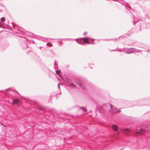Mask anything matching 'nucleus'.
I'll return each instance as SVG.
<instances>
[{
  "mask_svg": "<svg viewBox=\"0 0 150 150\" xmlns=\"http://www.w3.org/2000/svg\"><path fill=\"white\" fill-rule=\"evenodd\" d=\"M80 39H83V42L81 40L78 41V39H75V40L79 44H80L82 45H84V43H86L88 44H91V42H89L88 40L91 39L90 38L88 37H85L82 38H80Z\"/></svg>",
  "mask_w": 150,
  "mask_h": 150,
  "instance_id": "nucleus-1",
  "label": "nucleus"
},
{
  "mask_svg": "<svg viewBox=\"0 0 150 150\" xmlns=\"http://www.w3.org/2000/svg\"><path fill=\"white\" fill-rule=\"evenodd\" d=\"M76 83L78 86L82 88H85V84L83 81L81 80H78L76 81Z\"/></svg>",
  "mask_w": 150,
  "mask_h": 150,
  "instance_id": "nucleus-2",
  "label": "nucleus"
},
{
  "mask_svg": "<svg viewBox=\"0 0 150 150\" xmlns=\"http://www.w3.org/2000/svg\"><path fill=\"white\" fill-rule=\"evenodd\" d=\"M122 130L123 133H124L126 135H131L132 132L131 130L128 129H123Z\"/></svg>",
  "mask_w": 150,
  "mask_h": 150,
  "instance_id": "nucleus-3",
  "label": "nucleus"
},
{
  "mask_svg": "<svg viewBox=\"0 0 150 150\" xmlns=\"http://www.w3.org/2000/svg\"><path fill=\"white\" fill-rule=\"evenodd\" d=\"M111 109L110 110V112L112 113H115L117 112H120L121 111L120 109H118L116 108H112L111 106H110Z\"/></svg>",
  "mask_w": 150,
  "mask_h": 150,
  "instance_id": "nucleus-4",
  "label": "nucleus"
},
{
  "mask_svg": "<svg viewBox=\"0 0 150 150\" xmlns=\"http://www.w3.org/2000/svg\"><path fill=\"white\" fill-rule=\"evenodd\" d=\"M147 25L145 23H141L140 25H139L140 28L139 30L137 31V32H138L139 31H140L141 28L143 29L149 28L148 26H147Z\"/></svg>",
  "mask_w": 150,
  "mask_h": 150,
  "instance_id": "nucleus-5",
  "label": "nucleus"
},
{
  "mask_svg": "<svg viewBox=\"0 0 150 150\" xmlns=\"http://www.w3.org/2000/svg\"><path fill=\"white\" fill-rule=\"evenodd\" d=\"M135 52L134 50H130L129 48H127L126 49V51L125 52L127 54H131Z\"/></svg>",
  "mask_w": 150,
  "mask_h": 150,
  "instance_id": "nucleus-6",
  "label": "nucleus"
},
{
  "mask_svg": "<svg viewBox=\"0 0 150 150\" xmlns=\"http://www.w3.org/2000/svg\"><path fill=\"white\" fill-rule=\"evenodd\" d=\"M144 130L140 128L139 129H138L136 131L137 133L140 134H143L144 132Z\"/></svg>",
  "mask_w": 150,
  "mask_h": 150,
  "instance_id": "nucleus-7",
  "label": "nucleus"
},
{
  "mask_svg": "<svg viewBox=\"0 0 150 150\" xmlns=\"http://www.w3.org/2000/svg\"><path fill=\"white\" fill-rule=\"evenodd\" d=\"M21 45L23 49L26 48L28 47L27 43L25 42H23L21 44Z\"/></svg>",
  "mask_w": 150,
  "mask_h": 150,
  "instance_id": "nucleus-8",
  "label": "nucleus"
},
{
  "mask_svg": "<svg viewBox=\"0 0 150 150\" xmlns=\"http://www.w3.org/2000/svg\"><path fill=\"white\" fill-rule=\"evenodd\" d=\"M112 127L114 131L117 132V133H118V128L116 125H112Z\"/></svg>",
  "mask_w": 150,
  "mask_h": 150,
  "instance_id": "nucleus-9",
  "label": "nucleus"
},
{
  "mask_svg": "<svg viewBox=\"0 0 150 150\" xmlns=\"http://www.w3.org/2000/svg\"><path fill=\"white\" fill-rule=\"evenodd\" d=\"M20 101L17 99H14L13 100V103L15 104L16 105H19L20 104Z\"/></svg>",
  "mask_w": 150,
  "mask_h": 150,
  "instance_id": "nucleus-10",
  "label": "nucleus"
},
{
  "mask_svg": "<svg viewBox=\"0 0 150 150\" xmlns=\"http://www.w3.org/2000/svg\"><path fill=\"white\" fill-rule=\"evenodd\" d=\"M5 146L0 142V150H4L5 148H6Z\"/></svg>",
  "mask_w": 150,
  "mask_h": 150,
  "instance_id": "nucleus-11",
  "label": "nucleus"
},
{
  "mask_svg": "<svg viewBox=\"0 0 150 150\" xmlns=\"http://www.w3.org/2000/svg\"><path fill=\"white\" fill-rule=\"evenodd\" d=\"M58 67L57 62L55 61L54 64V68H57Z\"/></svg>",
  "mask_w": 150,
  "mask_h": 150,
  "instance_id": "nucleus-12",
  "label": "nucleus"
},
{
  "mask_svg": "<svg viewBox=\"0 0 150 150\" xmlns=\"http://www.w3.org/2000/svg\"><path fill=\"white\" fill-rule=\"evenodd\" d=\"M81 109L84 112H86L87 109L85 107H81L79 108V109Z\"/></svg>",
  "mask_w": 150,
  "mask_h": 150,
  "instance_id": "nucleus-13",
  "label": "nucleus"
},
{
  "mask_svg": "<svg viewBox=\"0 0 150 150\" xmlns=\"http://www.w3.org/2000/svg\"><path fill=\"white\" fill-rule=\"evenodd\" d=\"M125 7L126 8V9H127V8H128L130 10H132V9L130 6L129 4L125 5Z\"/></svg>",
  "mask_w": 150,
  "mask_h": 150,
  "instance_id": "nucleus-14",
  "label": "nucleus"
},
{
  "mask_svg": "<svg viewBox=\"0 0 150 150\" xmlns=\"http://www.w3.org/2000/svg\"><path fill=\"white\" fill-rule=\"evenodd\" d=\"M5 20V18L3 17L1 18L0 21L2 22H4Z\"/></svg>",
  "mask_w": 150,
  "mask_h": 150,
  "instance_id": "nucleus-15",
  "label": "nucleus"
},
{
  "mask_svg": "<svg viewBox=\"0 0 150 150\" xmlns=\"http://www.w3.org/2000/svg\"><path fill=\"white\" fill-rule=\"evenodd\" d=\"M61 72V70H58L56 71V73L57 75H59V73H60Z\"/></svg>",
  "mask_w": 150,
  "mask_h": 150,
  "instance_id": "nucleus-16",
  "label": "nucleus"
},
{
  "mask_svg": "<svg viewBox=\"0 0 150 150\" xmlns=\"http://www.w3.org/2000/svg\"><path fill=\"white\" fill-rule=\"evenodd\" d=\"M113 40V39H102V40H103V41H110L111 40Z\"/></svg>",
  "mask_w": 150,
  "mask_h": 150,
  "instance_id": "nucleus-17",
  "label": "nucleus"
},
{
  "mask_svg": "<svg viewBox=\"0 0 150 150\" xmlns=\"http://www.w3.org/2000/svg\"><path fill=\"white\" fill-rule=\"evenodd\" d=\"M47 45H48L49 46H52V45L50 42H48L47 44Z\"/></svg>",
  "mask_w": 150,
  "mask_h": 150,
  "instance_id": "nucleus-18",
  "label": "nucleus"
},
{
  "mask_svg": "<svg viewBox=\"0 0 150 150\" xmlns=\"http://www.w3.org/2000/svg\"><path fill=\"white\" fill-rule=\"evenodd\" d=\"M129 49L130 50H134L135 51V49L134 48H133V47H131V48H129Z\"/></svg>",
  "mask_w": 150,
  "mask_h": 150,
  "instance_id": "nucleus-19",
  "label": "nucleus"
},
{
  "mask_svg": "<svg viewBox=\"0 0 150 150\" xmlns=\"http://www.w3.org/2000/svg\"><path fill=\"white\" fill-rule=\"evenodd\" d=\"M9 90L10 91H13V92L14 91L13 90V89H11L10 88H7L6 89V90Z\"/></svg>",
  "mask_w": 150,
  "mask_h": 150,
  "instance_id": "nucleus-20",
  "label": "nucleus"
},
{
  "mask_svg": "<svg viewBox=\"0 0 150 150\" xmlns=\"http://www.w3.org/2000/svg\"><path fill=\"white\" fill-rule=\"evenodd\" d=\"M125 38V37L124 36H120V37H119V38L118 39H122L123 38Z\"/></svg>",
  "mask_w": 150,
  "mask_h": 150,
  "instance_id": "nucleus-21",
  "label": "nucleus"
},
{
  "mask_svg": "<svg viewBox=\"0 0 150 150\" xmlns=\"http://www.w3.org/2000/svg\"><path fill=\"white\" fill-rule=\"evenodd\" d=\"M59 84H60V83H59L58 84V88L60 90V87H59Z\"/></svg>",
  "mask_w": 150,
  "mask_h": 150,
  "instance_id": "nucleus-22",
  "label": "nucleus"
},
{
  "mask_svg": "<svg viewBox=\"0 0 150 150\" xmlns=\"http://www.w3.org/2000/svg\"><path fill=\"white\" fill-rule=\"evenodd\" d=\"M145 51L147 52H150V50H145Z\"/></svg>",
  "mask_w": 150,
  "mask_h": 150,
  "instance_id": "nucleus-23",
  "label": "nucleus"
},
{
  "mask_svg": "<svg viewBox=\"0 0 150 150\" xmlns=\"http://www.w3.org/2000/svg\"><path fill=\"white\" fill-rule=\"evenodd\" d=\"M70 85H71V86H75L73 84V83H71V84H70Z\"/></svg>",
  "mask_w": 150,
  "mask_h": 150,
  "instance_id": "nucleus-24",
  "label": "nucleus"
},
{
  "mask_svg": "<svg viewBox=\"0 0 150 150\" xmlns=\"http://www.w3.org/2000/svg\"><path fill=\"white\" fill-rule=\"evenodd\" d=\"M117 51H120V52H121V51H122V49H120L119 50H117Z\"/></svg>",
  "mask_w": 150,
  "mask_h": 150,
  "instance_id": "nucleus-25",
  "label": "nucleus"
},
{
  "mask_svg": "<svg viewBox=\"0 0 150 150\" xmlns=\"http://www.w3.org/2000/svg\"><path fill=\"white\" fill-rule=\"evenodd\" d=\"M38 108L39 109H40V110H43V109L41 108H39V107H38Z\"/></svg>",
  "mask_w": 150,
  "mask_h": 150,
  "instance_id": "nucleus-26",
  "label": "nucleus"
},
{
  "mask_svg": "<svg viewBox=\"0 0 150 150\" xmlns=\"http://www.w3.org/2000/svg\"><path fill=\"white\" fill-rule=\"evenodd\" d=\"M61 39H60V38H59V39H51V40H61Z\"/></svg>",
  "mask_w": 150,
  "mask_h": 150,
  "instance_id": "nucleus-27",
  "label": "nucleus"
},
{
  "mask_svg": "<svg viewBox=\"0 0 150 150\" xmlns=\"http://www.w3.org/2000/svg\"><path fill=\"white\" fill-rule=\"evenodd\" d=\"M87 33V32H86L83 33V35H85Z\"/></svg>",
  "mask_w": 150,
  "mask_h": 150,
  "instance_id": "nucleus-28",
  "label": "nucleus"
},
{
  "mask_svg": "<svg viewBox=\"0 0 150 150\" xmlns=\"http://www.w3.org/2000/svg\"><path fill=\"white\" fill-rule=\"evenodd\" d=\"M117 40V38H116L115 39H113V40Z\"/></svg>",
  "mask_w": 150,
  "mask_h": 150,
  "instance_id": "nucleus-29",
  "label": "nucleus"
},
{
  "mask_svg": "<svg viewBox=\"0 0 150 150\" xmlns=\"http://www.w3.org/2000/svg\"><path fill=\"white\" fill-rule=\"evenodd\" d=\"M32 52L31 51H29L27 52V54H28L30 52Z\"/></svg>",
  "mask_w": 150,
  "mask_h": 150,
  "instance_id": "nucleus-30",
  "label": "nucleus"
},
{
  "mask_svg": "<svg viewBox=\"0 0 150 150\" xmlns=\"http://www.w3.org/2000/svg\"><path fill=\"white\" fill-rule=\"evenodd\" d=\"M14 92H15L16 93H18V94H19V93H18V92L17 91H14Z\"/></svg>",
  "mask_w": 150,
  "mask_h": 150,
  "instance_id": "nucleus-31",
  "label": "nucleus"
},
{
  "mask_svg": "<svg viewBox=\"0 0 150 150\" xmlns=\"http://www.w3.org/2000/svg\"><path fill=\"white\" fill-rule=\"evenodd\" d=\"M94 40H94V39H91V41H94Z\"/></svg>",
  "mask_w": 150,
  "mask_h": 150,
  "instance_id": "nucleus-32",
  "label": "nucleus"
},
{
  "mask_svg": "<svg viewBox=\"0 0 150 150\" xmlns=\"http://www.w3.org/2000/svg\"><path fill=\"white\" fill-rule=\"evenodd\" d=\"M1 6H3V7H4V5H1Z\"/></svg>",
  "mask_w": 150,
  "mask_h": 150,
  "instance_id": "nucleus-33",
  "label": "nucleus"
},
{
  "mask_svg": "<svg viewBox=\"0 0 150 150\" xmlns=\"http://www.w3.org/2000/svg\"><path fill=\"white\" fill-rule=\"evenodd\" d=\"M116 50H112V51H116Z\"/></svg>",
  "mask_w": 150,
  "mask_h": 150,
  "instance_id": "nucleus-34",
  "label": "nucleus"
},
{
  "mask_svg": "<svg viewBox=\"0 0 150 150\" xmlns=\"http://www.w3.org/2000/svg\"><path fill=\"white\" fill-rule=\"evenodd\" d=\"M92 44H94V42H93L92 43Z\"/></svg>",
  "mask_w": 150,
  "mask_h": 150,
  "instance_id": "nucleus-35",
  "label": "nucleus"
},
{
  "mask_svg": "<svg viewBox=\"0 0 150 150\" xmlns=\"http://www.w3.org/2000/svg\"><path fill=\"white\" fill-rule=\"evenodd\" d=\"M4 91V90H0V91Z\"/></svg>",
  "mask_w": 150,
  "mask_h": 150,
  "instance_id": "nucleus-36",
  "label": "nucleus"
},
{
  "mask_svg": "<svg viewBox=\"0 0 150 150\" xmlns=\"http://www.w3.org/2000/svg\"><path fill=\"white\" fill-rule=\"evenodd\" d=\"M70 39L69 38V39Z\"/></svg>",
  "mask_w": 150,
  "mask_h": 150,
  "instance_id": "nucleus-37",
  "label": "nucleus"
},
{
  "mask_svg": "<svg viewBox=\"0 0 150 150\" xmlns=\"http://www.w3.org/2000/svg\"><path fill=\"white\" fill-rule=\"evenodd\" d=\"M129 11L131 13V11Z\"/></svg>",
  "mask_w": 150,
  "mask_h": 150,
  "instance_id": "nucleus-38",
  "label": "nucleus"
},
{
  "mask_svg": "<svg viewBox=\"0 0 150 150\" xmlns=\"http://www.w3.org/2000/svg\"><path fill=\"white\" fill-rule=\"evenodd\" d=\"M2 32V31H1L0 32Z\"/></svg>",
  "mask_w": 150,
  "mask_h": 150,
  "instance_id": "nucleus-39",
  "label": "nucleus"
}]
</instances>
